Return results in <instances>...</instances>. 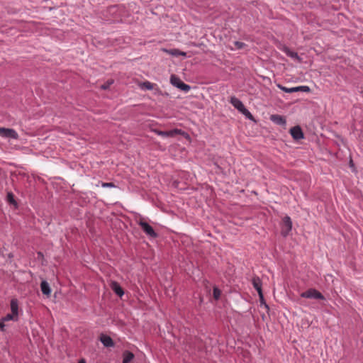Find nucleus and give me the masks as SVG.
<instances>
[{"mask_svg": "<svg viewBox=\"0 0 363 363\" xmlns=\"http://www.w3.org/2000/svg\"><path fill=\"white\" fill-rule=\"evenodd\" d=\"M251 282H252L254 288L256 289V291L258 293V295L259 297L260 306H264L267 310H268L269 307L264 301L263 293H262L261 280L259 279V277H253V279L251 280Z\"/></svg>", "mask_w": 363, "mask_h": 363, "instance_id": "nucleus-1", "label": "nucleus"}, {"mask_svg": "<svg viewBox=\"0 0 363 363\" xmlns=\"http://www.w3.org/2000/svg\"><path fill=\"white\" fill-rule=\"evenodd\" d=\"M302 298H313V299H325L323 295L315 289H309L307 291L301 294Z\"/></svg>", "mask_w": 363, "mask_h": 363, "instance_id": "nucleus-2", "label": "nucleus"}, {"mask_svg": "<svg viewBox=\"0 0 363 363\" xmlns=\"http://www.w3.org/2000/svg\"><path fill=\"white\" fill-rule=\"evenodd\" d=\"M170 82L173 86L184 91V92H188L191 89L189 85L184 83L178 77L174 74L170 77Z\"/></svg>", "mask_w": 363, "mask_h": 363, "instance_id": "nucleus-3", "label": "nucleus"}, {"mask_svg": "<svg viewBox=\"0 0 363 363\" xmlns=\"http://www.w3.org/2000/svg\"><path fill=\"white\" fill-rule=\"evenodd\" d=\"M230 102L235 108L243 113L247 118H250V112L245 108L242 103L238 99L231 97Z\"/></svg>", "mask_w": 363, "mask_h": 363, "instance_id": "nucleus-4", "label": "nucleus"}, {"mask_svg": "<svg viewBox=\"0 0 363 363\" xmlns=\"http://www.w3.org/2000/svg\"><path fill=\"white\" fill-rule=\"evenodd\" d=\"M0 136L11 139L18 138V133L12 128H0Z\"/></svg>", "mask_w": 363, "mask_h": 363, "instance_id": "nucleus-5", "label": "nucleus"}, {"mask_svg": "<svg viewBox=\"0 0 363 363\" xmlns=\"http://www.w3.org/2000/svg\"><path fill=\"white\" fill-rule=\"evenodd\" d=\"M292 228V222L289 216H285L283 219V224L281 228V234L286 237L289 235Z\"/></svg>", "mask_w": 363, "mask_h": 363, "instance_id": "nucleus-6", "label": "nucleus"}, {"mask_svg": "<svg viewBox=\"0 0 363 363\" xmlns=\"http://www.w3.org/2000/svg\"><path fill=\"white\" fill-rule=\"evenodd\" d=\"M140 226L143 229V230L150 237L156 238L157 233L155 232L153 228L146 222L140 221L139 223Z\"/></svg>", "mask_w": 363, "mask_h": 363, "instance_id": "nucleus-7", "label": "nucleus"}, {"mask_svg": "<svg viewBox=\"0 0 363 363\" xmlns=\"http://www.w3.org/2000/svg\"><path fill=\"white\" fill-rule=\"evenodd\" d=\"M290 134L291 135L292 138L296 140L303 139L304 137L301 128L298 125L294 126L290 129Z\"/></svg>", "mask_w": 363, "mask_h": 363, "instance_id": "nucleus-8", "label": "nucleus"}, {"mask_svg": "<svg viewBox=\"0 0 363 363\" xmlns=\"http://www.w3.org/2000/svg\"><path fill=\"white\" fill-rule=\"evenodd\" d=\"M270 120L274 123L279 125L285 126L286 124V118L281 115H278V114L271 115Z\"/></svg>", "mask_w": 363, "mask_h": 363, "instance_id": "nucleus-9", "label": "nucleus"}, {"mask_svg": "<svg viewBox=\"0 0 363 363\" xmlns=\"http://www.w3.org/2000/svg\"><path fill=\"white\" fill-rule=\"evenodd\" d=\"M100 340L106 347H113L114 345L113 340L108 335H101L100 337Z\"/></svg>", "mask_w": 363, "mask_h": 363, "instance_id": "nucleus-10", "label": "nucleus"}, {"mask_svg": "<svg viewBox=\"0 0 363 363\" xmlns=\"http://www.w3.org/2000/svg\"><path fill=\"white\" fill-rule=\"evenodd\" d=\"M181 133H182V130H177V129L170 130V131H157V134L162 137H172L175 134Z\"/></svg>", "mask_w": 363, "mask_h": 363, "instance_id": "nucleus-11", "label": "nucleus"}, {"mask_svg": "<svg viewBox=\"0 0 363 363\" xmlns=\"http://www.w3.org/2000/svg\"><path fill=\"white\" fill-rule=\"evenodd\" d=\"M41 291L43 294L46 296H50L51 293V289L49 286V284L46 281H43L40 284Z\"/></svg>", "mask_w": 363, "mask_h": 363, "instance_id": "nucleus-12", "label": "nucleus"}, {"mask_svg": "<svg viewBox=\"0 0 363 363\" xmlns=\"http://www.w3.org/2000/svg\"><path fill=\"white\" fill-rule=\"evenodd\" d=\"M111 289L119 296H122L124 294L122 288L116 282H113L111 284Z\"/></svg>", "mask_w": 363, "mask_h": 363, "instance_id": "nucleus-13", "label": "nucleus"}, {"mask_svg": "<svg viewBox=\"0 0 363 363\" xmlns=\"http://www.w3.org/2000/svg\"><path fill=\"white\" fill-rule=\"evenodd\" d=\"M18 305L17 300L16 299H12L11 301V314H13L15 316L18 317Z\"/></svg>", "mask_w": 363, "mask_h": 363, "instance_id": "nucleus-14", "label": "nucleus"}, {"mask_svg": "<svg viewBox=\"0 0 363 363\" xmlns=\"http://www.w3.org/2000/svg\"><path fill=\"white\" fill-rule=\"evenodd\" d=\"M123 363H130L134 358V354L129 351H125L123 354Z\"/></svg>", "mask_w": 363, "mask_h": 363, "instance_id": "nucleus-15", "label": "nucleus"}, {"mask_svg": "<svg viewBox=\"0 0 363 363\" xmlns=\"http://www.w3.org/2000/svg\"><path fill=\"white\" fill-rule=\"evenodd\" d=\"M283 51L286 54L287 56L293 59H296L299 60V57L298 54L294 51H291L289 48L284 47Z\"/></svg>", "mask_w": 363, "mask_h": 363, "instance_id": "nucleus-16", "label": "nucleus"}, {"mask_svg": "<svg viewBox=\"0 0 363 363\" xmlns=\"http://www.w3.org/2000/svg\"><path fill=\"white\" fill-rule=\"evenodd\" d=\"M139 86L143 90H152L154 87V84L147 81L140 83Z\"/></svg>", "mask_w": 363, "mask_h": 363, "instance_id": "nucleus-17", "label": "nucleus"}, {"mask_svg": "<svg viewBox=\"0 0 363 363\" xmlns=\"http://www.w3.org/2000/svg\"><path fill=\"white\" fill-rule=\"evenodd\" d=\"M167 52L169 53L170 55H173V56L182 55V56H184L185 57L186 55V52L180 51V50H177V49L170 50L167 51Z\"/></svg>", "mask_w": 363, "mask_h": 363, "instance_id": "nucleus-18", "label": "nucleus"}, {"mask_svg": "<svg viewBox=\"0 0 363 363\" xmlns=\"http://www.w3.org/2000/svg\"><path fill=\"white\" fill-rule=\"evenodd\" d=\"M277 86L279 87V89H280L281 90H282L283 91H284L286 93L296 92V89H294V87L288 88V87L284 86L281 84H278Z\"/></svg>", "mask_w": 363, "mask_h": 363, "instance_id": "nucleus-19", "label": "nucleus"}, {"mask_svg": "<svg viewBox=\"0 0 363 363\" xmlns=\"http://www.w3.org/2000/svg\"><path fill=\"white\" fill-rule=\"evenodd\" d=\"M1 319L4 322L9 321V320H17V317L11 313V314H7L4 317H3Z\"/></svg>", "mask_w": 363, "mask_h": 363, "instance_id": "nucleus-20", "label": "nucleus"}, {"mask_svg": "<svg viewBox=\"0 0 363 363\" xmlns=\"http://www.w3.org/2000/svg\"><path fill=\"white\" fill-rule=\"evenodd\" d=\"M220 294H221L220 290L217 287H214L213 288V298L216 300H218L220 297Z\"/></svg>", "mask_w": 363, "mask_h": 363, "instance_id": "nucleus-21", "label": "nucleus"}, {"mask_svg": "<svg viewBox=\"0 0 363 363\" xmlns=\"http://www.w3.org/2000/svg\"><path fill=\"white\" fill-rule=\"evenodd\" d=\"M294 89H296V92L300 91L308 92L310 91V88L307 86H296V87H294Z\"/></svg>", "mask_w": 363, "mask_h": 363, "instance_id": "nucleus-22", "label": "nucleus"}, {"mask_svg": "<svg viewBox=\"0 0 363 363\" xmlns=\"http://www.w3.org/2000/svg\"><path fill=\"white\" fill-rule=\"evenodd\" d=\"M7 200L10 203L16 205V201L14 200L13 195L12 194V193H8Z\"/></svg>", "mask_w": 363, "mask_h": 363, "instance_id": "nucleus-23", "label": "nucleus"}, {"mask_svg": "<svg viewBox=\"0 0 363 363\" xmlns=\"http://www.w3.org/2000/svg\"><path fill=\"white\" fill-rule=\"evenodd\" d=\"M113 80H109L107 82L104 83L101 86V88L102 89H107L109 88V86L113 84Z\"/></svg>", "mask_w": 363, "mask_h": 363, "instance_id": "nucleus-24", "label": "nucleus"}, {"mask_svg": "<svg viewBox=\"0 0 363 363\" xmlns=\"http://www.w3.org/2000/svg\"><path fill=\"white\" fill-rule=\"evenodd\" d=\"M102 187H104V188H106V187H115V184L112 182H108V183H102L101 184Z\"/></svg>", "mask_w": 363, "mask_h": 363, "instance_id": "nucleus-25", "label": "nucleus"}, {"mask_svg": "<svg viewBox=\"0 0 363 363\" xmlns=\"http://www.w3.org/2000/svg\"><path fill=\"white\" fill-rule=\"evenodd\" d=\"M4 328V321L2 319H1L0 320V329L1 330H3Z\"/></svg>", "mask_w": 363, "mask_h": 363, "instance_id": "nucleus-26", "label": "nucleus"}, {"mask_svg": "<svg viewBox=\"0 0 363 363\" xmlns=\"http://www.w3.org/2000/svg\"><path fill=\"white\" fill-rule=\"evenodd\" d=\"M79 363H86L85 360L84 359L79 360Z\"/></svg>", "mask_w": 363, "mask_h": 363, "instance_id": "nucleus-27", "label": "nucleus"}, {"mask_svg": "<svg viewBox=\"0 0 363 363\" xmlns=\"http://www.w3.org/2000/svg\"><path fill=\"white\" fill-rule=\"evenodd\" d=\"M250 119H251V121H252V120H253V117H252V115H251Z\"/></svg>", "mask_w": 363, "mask_h": 363, "instance_id": "nucleus-28", "label": "nucleus"}]
</instances>
